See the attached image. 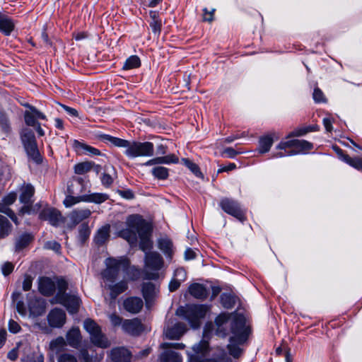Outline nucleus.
Returning a JSON list of instances; mask_svg holds the SVG:
<instances>
[{
  "label": "nucleus",
  "mask_w": 362,
  "mask_h": 362,
  "mask_svg": "<svg viewBox=\"0 0 362 362\" xmlns=\"http://www.w3.org/2000/svg\"><path fill=\"white\" fill-rule=\"evenodd\" d=\"M122 328L124 332L132 336H139L144 329L143 324L137 317L124 320L122 324Z\"/></svg>",
  "instance_id": "2eb2a0df"
},
{
  "label": "nucleus",
  "mask_w": 362,
  "mask_h": 362,
  "mask_svg": "<svg viewBox=\"0 0 362 362\" xmlns=\"http://www.w3.org/2000/svg\"><path fill=\"white\" fill-rule=\"evenodd\" d=\"M174 276L176 279H178L182 282L186 279L187 273L183 268H178L175 270Z\"/></svg>",
  "instance_id": "bf43d9fd"
},
{
  "label": "nucleus",
  "mask_w": 362,
  "mask_h": 362,
  "mask_svg": "<svg viewBox=\"0 0 362 362\" xmlns=\"http://www.w3.org/2000/svg\"><path fill=\"white\" fill-rule=\"evenodd\" d=\"M127 226H148L145 219L139 214L129 215L126 219Z\"/></svg>",
  "instance_id": "e433bc0d"
},
{
  "label": "nucleus",
  "mask_w": 362,
  "mask_h": 362,
  "mask_svg": "<svg viewBox=\"0 0 362 362\" xmlns=\"http://www.w3.org/2000/svg\"><path fill=\"white\" fill-rule=\"evenodd\" d=\"M35 194V188L31 184H27L21 189L20 202L22 204H33L31 198Z\"/></svg>",
  "instance_id": "7c9ffc66"
},
{
  "label": "nucleus",
  "mask_w": 362,
  "mask_h": 362,
  "mask_svg": "<svg viewBox=\"0 0 362 362\" xmlns=\"http://www.w3.org/2000/svg\"><path fill=\"white\" fill-rule=\"evenodd\" d=\"M208 309V306L205 305H187L186 307L179 308L176 314L187 320L193 329H197L200 327L201 320L205 317Z\"/></svg>",
  "instance_id": "20e7f679"
},
{
  "label": "nucleus",
  "mask_w": 362,
  "mask_h": 362,
  "mask_svg": "<svg viewBox=\"0 0 362 362\" xmlns=\"http://www.w3.org/2000/svg\"><path fill=\"white\" fill-rule=\"evenodd\" d=\"M66 313L61 309L55 308L50 310L47 315L49 325L54 328H60L66 322Z\"/></svg>",
  "instance_id": "4468645a"
},
{
  "label": "nucleus",
  "mask_w": 362,
  "mask_h": 362,
  "mask_svg": "<svg viewBox=\"0 0 362 362\" xmlns=\"http://www.w3.org/2000/svg\"><path fill=\"white\" fill-rule=\"evenodd\" d=\"M105 143H110L114 146L125 148L124 154L129 158L150 157L153 155L154 146L150 141H129L123 139L102 134L98 136Z\"/></svg>",
  "instance_id": "f03ea898"
},
{
  "label": "nucleus",
  "mask_w": 362,
  "mask_h": 362,
  "mask_svg": "<svg viewBox=\"0 0 362 362\" xmlns=\"http://www.w3.org/2000/svg\"><path fill=\"white\" fill-rule=\"evenodd\" d=\"M150 18L151 21L149 22L150 27L151 28L152 32L156 35H159L160 34L161 28H162V21L159 17L158 13L156 11H150Z\"/></svg>",
  "instance_id": "c756f323"
},
{
  "label": "nucleus",
  "mask_w": 362,
  "mask_h": 362,
  "mask_svg": "<svg viewBox=\"0 0 362 362\" xmlns=\"http://www.w3.org/2000/svg\"><path fill=\"white\" fill-rule=\"evenodd\" d=\"M15 23L8 16L0 12V32L9 35L14 30Z\"/></svg>",
  "instance_id": "393cba45"
},
{
  "label": "nucleus",
  "mask_w": 362,
  "mask_h": 362,
  "mask_svg": "<svg viewBox=\"0 0 362 362\" xmlns=\"http://www.w3.org/2000/svg\"><path fill=\"white\" fill-rule=\"evenodd\" d=\"M179 158L175 154H169L165 156H160L148 160L146 162L145 165L147 166L157 165V164H170L177 163Z\"/></svg>",
  "instance_id": "cd10ccee"
},
{
  "label": "nucleus",
  "mask_w": 362,
  "mask_h": 362,
  "mask_svg": "<svg viewBox=\"0 0 362 362\" xmlns=\"http://www.w3.org/2000/svg\"><path fill=\"white\" fill-rule=\"evenodd\" d=\"M238 317H245L243 315H230L228 313H221L215 319L216 330L217 336L224 338L228 333L231 332L232 324Z\"/></svg>",
  "instance_id": "1a4fd4ad"
},
{
  "label": "nucleus",
  "mask_w": 362,
  "mask_h": 362,
  "mask_svg": "<svg viewBox=\"0 0 362 362\" xmlns=\"http://www.w3.org/2000/svg\"><path fill=\"white\" fill-rule=\"evenodd\" d=\"M105 264L106 268L102 272V276L104 279L113 283L119 272H123L124 268L128 266V258L124 256L118 258L108 257L105 259Z\"/></svg>",
  "instance_id": "423d86ee"
},
{
  "label": "nucleus",
  "mask_w": 362,
  "mask_h": 362,
  "mask_svg": "<svg viewBox=\"0 0 362 362\" xmlns=\"http://www.w3.org/2000/svg\"><path fill=\"white\" fill-rule=\"evenodd\" d=\"M90 233V228H81L78 233V240L82 245L88 239Z\"/></svg>",
  "instance_id": "864d4df0"
},
{
  "label": "nucleus",
  "mask_w": 362,
  "mask_h": 362,
  "mask_svg": "<svg viewBox=\"0 0 362 362\" xmlns=\"http://www.w3.org/2000/svg\"><path fill=\"white\" fill-rule=\"evenodd\" d=\"M142 294L146 303L151 301L156 295V286L151 282L144 283Z\"/></svg>",
  "instance_id": "72a5a7b5"
},
{
  "label": "nucleus",
  "mask_w": 362,
  "mask_h": 362,
  "mask_svg": "<svg viewBox=\"0 0 362 362\" xmlns=\"http://www.w3.org/2000/svg\"><path fill=\"white\" fill-rule=\"evenodd\" d=\"M158 247L168 257L171 258L173 255V243L168 238H161L158 240Z\"/></svg>",
  "instance_id": "c9c22d12"
},
{
  "label": "nucleus",
  "mask_w": 362,
  "mask_h": 362,
  "mask_svg": "<svg viewBox=\"0 0 362 362\" xmlns=\"http://www.w3.org/2000/svg\"><path fill=\"white\" fill-rule=\"evenodd\" d=\"M109 319L113 326H119L122 325L124 321L122 318L116 313L110 315Z\"/></svg>",
  "instance_id": "680f3d73"
},
{
  "label": "nucleus",
  "mask_w": 362,
  "mask_h": 362,
  "mask_svg": "<svg viewBox=\"0 0 362 362\" xmlns=\"http://www.w3.org/2000/svg\"><path fill=\"white\" fill-rule=\"evenodd\" d=\"M313 148V144L306 140L294 139L293 149L288 153L276 152L273 153L272 158H282L300 153H306Z\"/></svg>",
  "instance_id": "f8f14e48"
},
{
  "label": "nucleus",
  "mask_w": 362,
  "mask_h": 362,
  "mask_svg": "<svg viewBox=\"0 0 362 362\" xmlns=\"http://www.w3.org/2000/svg\"><path fill=\"white\" fill-rule=\"evenodd\" d=\"M118 194L123 198L127 199H132L134 197L133 192L130 189L118 190Z\"/></svg>",
  "instance_id": "338daca9"
},
{
  "label": "nucleus",
  "mask_w": 362,
  "mask_h": 362,
  "mask_svg": "<svg viewBox=\"0 0 362 362\" xmlns=\"http://www.w3.org/2000/svg\"><path fill=\"white\" fill-rule=\"evenodd\" d=\"M17 199V194L16 192H11L6 196H5L2 201L5 204H6L7 207L10 205L13 204Z\"/></svg>",
  "instance_id": "6e6d98bb"
},
{
  "label": "nucleus",
  "mask_w": 362,
  "mask_h": 362,
  "mask_svg": "<svg viewBox=\"0 0 362 362\" xmlns=\"http://www.w3.org/2000/svg\"><path fill=\"white\" fill-rule=\"evenodd\" d=\"M75 194H69L64 200V204L66 207H71L73 205L83 201V196H74Z\"/></svg>",
  "instance_id": "3c124183"
},
{
  "label": "nucleus",
  "mask_w": 362,
  "mask_h": 362,
  "mask_svg": "<svg viewBox=\"0 0 362 362\" xmlns=\"http://www.w3.org/2000/svg\"><path fill=\"white\" fill-rule=\"evenodd\" d=\"M33 279L30 276H26L23 282V289L25 291H30L32 287Z\"/></svg>",
  "instance_id": "774afa93"
},
{
  "label": "nucleus",
  "mask_w": 362,
  "mask_h": 362,
  "mask_svg": "<svg viewBox=\"0 0 362 362\" xmlns=\"http://www.w3.org/2000/svg\"><path fill=\"white\" fill-rule=\"evenodd\" d=\"M245 324V317H236L232 324L231 333L233 336L230 337L227 348L229 354L235 358H239L242 354V349L239 345L243 344L249 335V329Z\"/></svg>",
  "instance_id": "7ed1b4c3"
},
{
  "label": "nucleus",
  "mask_w": 362,
  "mask_h": 362,
  "mask_svg": "<svg viewBox=\"0 0 362 362\" xmlns=\"http://www.w3.org/2000/svg\"><path fill=\"white\" fill-rule=\"evenodd\" d=\"M274 134H270L259 138L257 148L259 153L264 154L269 151L274 143Z\"/></svg>",
  "instance_id": "c85d7f7f"
},
{
  "label": "nucleus",
  "mask_w": 362,
  "mask_h": 362,
  "mask_svg": "<svg viewBox=\"0 0 362 362\" xmlns=\"http://www.w3.org/2000/svg\"><path fill=\"white\" fill-rule=\"evenodd\" d=\"M143 305V300L139 297H129L123 302L124 310L132 314L139 313L141 310Z\"/></svg>",
  "instance_id": "f3484780"
},
{
  "label": "nucleus",
  "mask_w": 362,
  "mask_h": 362,
  "mask_svg": "<svg viewBox=\"0 0 362 362\" xmlns=\"http://www.w3.org/2000/svg\"><path fill=\"white\" fill-rule=\"evenodd\" d=\"M153 228H125L119 233V236L126 240L131 246L136 245L139 240V248L145 252V279H156L157 272L163 264V258L156 252H147L151 250L153 243L151 240Z\"/></svg>",
  "instance_id": "f257e3e1"
},
{
  "label": "nucleus",
  "mask_w": 362,
  "mask_h": 362,
  "mask_svg": "<svg viewBox=\"0 0 362 362\" xmlns=\"http://www.w3.org/2000/svg\"><path fill=\"white\" fill-rule=\"evenodd\" d=\"M8 329L12 333H18L21 330L20 325L13 320H11L8 322Z\"/></svg>",
  "instance_id": "69168bd1"
},
{
  "label": "nucleus",
  "mask_w": 362,
  "mask_h": 362,
  "mask_svg": "<svg viewBox=\"0 0 362 362\" xmlns=\"http://www.w3.org/2000/svg\"><path fill=\"white\" fill-rule=\"evenodd\" d=\"M38 290L43 296H51L56 290L55 283L49 277H40L38 279Z\"/></svg>",
  "instance_id": "dca6fc26"
},
{
  "label": "nucleus",
  "mask_w": 362,
  "mask_h": 362,
  "mask_svg": "<svg viewBox=\"0 0 362 362\" xmlns=\"http://www.w3.org/2000/svg\"><path fill=\"white\" fill-rule=\"evenodd\" d=\"M127 288V282L124 280L120 281L118 283L110 286L111 296L114 298H116L119 294L125 291Z\"/></svg>",
  "instance_id": "a19ab883"
},
{
  "label": "nucleus",
  "mask_w": 362,
  "mask_h": 362,
  "mask_svg": "<svg viewBox=\"0 0 362 362\" xmlns=\"http://www.w3.org/2000/svg\"><path fill=\"white\" fill-rule=\"evenodd\" d=\"M21 140L29 159L37 164L42 162V158L37 148V144L33 131L24 128L20 133Z\"/></svg>",
  "instance_id": "39448f33"
},
{
  "label": "nucleus",
  "mask_w": 362,
  "mask_h": 362,
  "mask_svg": "<svg viewBox=\"0 0 362 362\" xmlns=\"http://www.w3.org/2000/svg\"><path fill=\"white\" fill-rule=\"evenodd\" d=\"M313 99L316 103H322L325 101V98L322 91L319 88H315L313 91Z\"/></svg>",
  "instance_id": "4d7b16f0"
},
{
  "label": "nucleus",
  "mask_w": 362,
  "mask_h": 362,
  "mask_svg": "<svg viewBox=\"0 0 362 362\" xmlns=\"http://www.w3.org/2000/svg\"><path fill=\"white\" fill-rule=\"evenodd\" d=\"M186 330V325L184 323L178 322L166 329L165 336L170 339H179Z\"/></svg>",
  "instance_id": "412c9836"
},
{
  "label": "nucleus",
  "mask_w": 362,
  "mask_h": 362,
  "mask_svg": "<svg viewBox=\"0 0 362 362\" xmlns=\"http://www.w3.org/2000/svg\"><path fill=\"white\" fill-rule=\"evenodd\" d=\"M45 248L52 250L57 253H60L61 245L56 241H47L45 244Z\"/></svg>",
  "instance_id": "5fc2aeb1"
},
{
  "label": "nucleus",
  "mask_w": 362,
  "mask_h": 362,
  "mask_svg": "<svg viewBox=\"0 0 362 362\" xmlns=\"http://www.w3.org/2000/svg\"><path fill=\"white\" fill-rule=\"evenodd\" d=\"M219 206L226 213L234 216L241 222L245 219V211L235 200L227 197L223 198L220 201Z\"/></svg>",
  "instance_id": "9b49d317"
},
{
  "label": "nucleus",
  "mask_w": 362,
  "mask_h": 362,
  "mask_svg": "<svg viewBox=\"0 0 362 362\" xmlns=\"http://www.w3.org/2000/svg\"><path fill=\"white\" fill-rule=\"evenodd\" d=\"M151 173L158 180H166L169 175L168 169L163 166L153 168L151 170Z\"/></svg>",
  "instance_id": "de8ad7c7"
},
{
  "label": "nucleus",
  "mask_w": 362,
  "mask_h": 362,
  "mask_svg": "<svg viewBox=\"0 0 362 362\" xmlns=\"http://www.w3.org/2000/svg\"><path fill=\"white\" fill-rule=\"evenodd\" d=\"M110 358L114 362H129L131 358V354L125 348L117 347L112 349Z\"/></svg>",
  "instance_id": "4be33fe9"
},
{
  "label": "nucleus",
  "mask_w": 362,
  "mask_h": 362,
  "mask_svg": "<svg viewBox=\"0 0 362 362\" xmlns=\"http://www.w3.org/2000/svg\"><path fill=\"white\" fill-rule=\"evenodd\" d=\"M294 139L288 141H281L277 146L276 149L280 150V152L288 153L290 150L293 149Z\"/></svg>",
  "instance_id": "8fccbe9b"
},
{
  "label": "nucleus",
  "mask_w": 362,
  "mask_h": 362,
  "mask_svg": "<svg viewBox=\"0 0 362 362\" xmlns=\"http://www.w3.org/2000/svg\"><path fill=\"white\" fill-rule=\"evenodd\" d=\"M74 148L78 153L81 154L89 156H100L101 154L99 149L77 140H74Z\"/></svg>",
  "instance_id": "5701e85b"
},
{
  "label": "nucleus",
  "mask_w": 362,
  "mask_h": 362,
  "mask_svg": "<svg viewBox=\"0 0 362 362\" xmlns=\"http://www.w3.org/2000/svg\"><path fill=\"white\" fill-rule=\"evenodd\" d=\"M33 240V235L30 233H24L19 236L16 241V250H21L25 248Z\"/></svg>",
  "instance_id": "ea45409f"
},
{
  "label": "nucleus",
  "mask_w": 362,
  "mask_h": 362,
  "mask_svg": "<svg viewBox=\"0 0 362 362\" xmlns=\"http://www.w3.org/2000/svg\"><path fill=\"white\" fill-rule=\"evenodd\" d=\"M141 66V61L138 56L132 55L129 57L122 66L124 70H129L135 68H138Z\"/></svg>",
  "instance_id": "c03bdc74"
},
{
  "label": "nucleus",
  "mask_w": 362,
  "mask_h": 362,
  "mask_svg": "<svg viewBox=\"0 0 362 362\" xmlns=\"http://www.w3.org/2000/svg\"><path fill=\"white\" fill-rule=\"evenodd\" d=\"M62 301L63 303H59L65 306L70 313H76L78 312L81 300L77 296L69 294Z\"/></svg>",
  "instance_id": "b1692460"
},
{
  "label": "nucleus",
  "mask_w": 362,
  "mask_h": 362,
  "mask_svg": "<svg viewBox=\"0 0 362 362\" xmlns=\"http://www.w3.org/2000/svg\"><path fill=\"white\" fill-rule=\"evenodd\" d=\"M83 327L90 334V341L95 346L103 349L110 346L109 340L102 332L100 327L94 320L89 318L86 319L83 322Z\"/></svg>",
  "instance_id": "0eeeda50"
},
{
  "label": "nucleus",
  "mask_w": 362,
  "mask_h": 362,
  "mask_svg": "<svg viewBox=\"0 0 362 362\" xmlns=\"http://www.w3.org/2000/svg\"><path fill=\"white\" fill-rule=\"evenodd\" d=\"M58 362H77V359L74 356L66 353L59 356Z\"/></svg>",
  "instance_id": "052dcab7"
},
{
  "label": "nucleus",
  "mask_w": 362,
  "mask_h": 362,
  "mask_svg": "<svg viewBox=\"0 0 362 362\" xmlns=\"http://www.w3.org/2000/svg\"><path fill=\"white\" fill-rule=\"evenodd\" d=\"M194 354V357H196L197 362H216L214 359L203 358L202 356L207 352L209 349V343L205 340L201 341L199 343L194 344L192 347Z\"/></svg>",
  "instance_id": "a211bd4d"
},
{
  "label": "nucleus",
  "mask_w": 362,
  "mask_h": 362,
  "mask_svg": "<svg viewBox=\"0 0 362 362\" xmlns=\"http://www.w3.org/2000/svg\"><path fill=\"white\" fill-rule=\"evenodd\" d=\"M55 285L56 289L57 290L55 296L56 303H63V299L69 295L66 293L68 288L67 283L63 279H59L57 281V284Z\"/></svg>",
  "instance_id": "2f4dec72"
},
{
  "label": "nucleus",
  "mask_w": 362,
  "mask_h": 362,
  "mask_svg": "<svg viewBox=\"0 0 362 362\" xmlns=\"http://www.w3.org/2000/svg\"><path fill=\"white\" fill-rule=\"evenodd\" d=\"M91 212L88 209L74 210L71 214V219L75 224H78L86 218H88Z\"/></svg>",
  "instance_id": "f704fd0d"
},
{
  "label": "nucleus",
  "mask_w": 362,
  "mask_h": 362,
  "mask_svg": "<svg viewBox=\"0 0 362 362\" xmlns=\"http://www.w3.org/2000/svg\"><path fill=\"white\" fill-rule=\"evenodd\" d=\"M94 166L93 161H84L76 164L74 167V173L77 175H84L90 171Z\"/></svg>",
  "instance_id": "4c0bfd02"
},
{
  "label": "nucleus",
  "mask_w": 362,
  "mask_h": 362,
  "mask_svg": "<svg viewBox=\"0 0 362 362\" xmlns=\"http://www.w3.org/2000/svg\"><path fill=\"white\" fill-rule=\"evenodd\" d=\"M0 212L4 213L7 215L16 225L19 224L18 218L15 213L9 207H7L6 204H5L3 201L2 202H0Z\"/></svg>",
  "instance_id": "09e8293b"
},
{
  "label": "nucleus",
  "mask_w": 362,
  "mask_h": 362,
  "mask_svg": "<svg viewBox=\"0 0 362 362\" xmlns=\"http://www.w3.org/2000/svg\"><path fill=\"white\" fill-rule=\"evenodd\" d=\"M39 218L47 221L53 226L63 223L65 220L58 209L50 206L42 209L39 214Z\"/></svg>",
  "instance_id": "ddd939ff"
},
{
  "label": "nucleus",
  "mask_w": 362,
  "mask_h": 362,
  "mask_svg": "<svg viewBox=\"0 0 362 362\" xmlns=\"http://www.w3.org/2000/svg\"><path fill=\"white\" fill-rule=\"evenodd\" d=\"M68 344L74 348H78L81 344V335L78 327L71 328L66 334Z\"/></svg>",
  "instance_id": "bb28decb"
},
{
  "label": "nucleus",
  "mask_w": 362,
  "mask_h": 362,
  "mask_svg": "<svg viewBox=\"0 0 362 362\" xmlns=\"http://www.w3.org/2000/svg\"><path fill=\"white\" fill-rule=\"evenodd\" d=\"M24 106L28 108L24 112L25 123L27 126L34 127L40 136H44L45 132L42 129L40 124L37 122V119L47 120L46 115L39 111L35 106L30 104L26 103Z\"/></svg>",
  "instance_id": "6e6552de"
},
{
  "label": "nucleus",
  "mask_w": 362,
  "mask_h": 362,
  "mask_svg": "<svg viewBox=\"0 0 362 362\" xmlns=\"http://www.w3.org/2000/svg\"><path fill=\"white\" fill-rule=\"evenodd\" d=\"M123 272L125 273L127 279L130 281H136L139 279L141 276V271L135 266H131L130 262L128 259V266L124 268Z\"/></svg>",
  "instance_id": "58836bf2"
},
{
  "label": "nucleus",
  "mask_w": 362,
  "mask_h": 362,
  "mask_svg": "<svg viewBox=\"0 0 362 362\" xmlns=\"http://www.w3.org/2000/svg\"><path fill=\"white\" fill-rule=\"evenodd\" d=\"M221 303L225 308L230 309L235 305V299L230 293H223L221 295Z\"/></svg>",
  "instance_id": "a18cd8bd"
},
{
  "label": "nucleus",
  "mask_w": 362,
  "mask_h": 362,
  "mask_svg": "<svg viewBox=\"0 0 362 362\" xmlns=\"http://www.w3.org/2000/svg\"><path fill=\"white\" fill-rule=\"evenodd\" d=\"M101 184L103 187L109 188L114 182V178L108 173H103L100 176Z\"/></svg>",
  "instance_id": "603ef678"
},
{
  "label": "nucleus",
  "mask_w": 362,
  "mask_h": 362,
  "mask_svg": "<svg viewBox=\"0 0 362 362\" xmlns=\"http://www.w3.org/2000/svg\"><path fill=\"white\" fill-rule=\"evenodd\" d=\"M109 199V195L105 193H92L90 194L83 195V201L101 204Z\"/></svg>",
  "instance_id": "473e14b6"
},
{
  "label": "nucleus",
  "mask_w": 362,
  "mask_h": 362,
  "mask_svg": "<svg viewBox=\"0 0 362 362\" xmlns=\"http://www.w3.org/2000/svg\"><path fill=\"white\" fill-rule=\"evenodd\" d=\"M238 153H239V152L236 151L233 148L227 147L223 151L222 156L226 158H233Z\"/></svg>",
  "instance_id": "13d9d810"
},
{
  "label": "nucleus",
  "mask_w": 362,
  "mask_h": 362,
  "mask_svg": "<svg viewBox=\"0 0 362 362\" xmlns=\"http://www.w3.org/2000/svg\"><path fill=\"white\" fill-rule=\"evenodd\" d=\"M110 236V228H100L95 236V241L98 245L105 243Z\"/></svg>",
  "instance_id": "79ce46f5"
},
{
  "label": "nucleus",
  "mask_w": 362,
  "mask_h": 362,
  "mask_svg": "<svg viewBox=\"0 0 362 362\" xmlns=\"http://www.w3.org/2000/svg\"><path fill=\"white\" fill-rule=\"evenodd\" d=\"M189 293L195 298L204 300L207 298L209 292L206 288L201 284L194 283L189 287Z\"/></svg>",
  "instance_id": "a878e982"
},
{
  "label": "nucleus",
  "mask_w": 362,
  "mask_h": 362,
  "mask_svg": "<svg viewBox=\"0 0 362 362\" xmlns=\"http://www.w3.org/2000/svg\"><path fill=\"white\" fill-rule=\"evenodd\" d=\"M319 130V127L317 125H310L308 127H301L299 129H296L293 132H291L287 138H289L291 136H300L306 134L308 132H316Z\"/></svg>",
  "instance_id": "37998d69"
},
{
  "label": "nucleus",
  "mask_w": 362,
  "mask_h": 362,
  "mask_svg": "<svg viewBox=\"0 0 362 362\" xmlns=\"http://www.w3.org/2000/svg\"><path fill=\"white\" fill-rule=\"evenodd\" d=\"M336 152L339 157L345 163L349 164L350 166L355 169L362 171V158L360 157H350L348 154H346L343 150L339 147H334Z\"/></svg>",
  "instance_id": "6ab92c4d"
},
{
  "label": "nucleus",
  "mask_w": 362,
  "mask_h": 362,
  "mask_svg": "<svg viewBox=\"0 0 362 362\" xmlns=\"http://www.w3.org/2000/svg\"><path fill=\"white\" fill-rule=\"evenodd\" d=\"M185 344L182 343L165 342L160 344V347L165 351L160 356V362H182L181 356L172 349H183Z\"/></svg>",
  "instance_id": "9d476101"
},
{
  "label": "nucleus",
  "mask_w": 362,
  "mask_h": 362,
  "mask_svg": "<svg viewBox=\"0 0 362 362\" xmlns=\"http://www.w3.org/2000/svg\"><path fill=\"white\" fill-rule=\"evenodd\" d=\"M28 359L29 362H44V356L40 352L33 353L28 356Z\"/></svg>",
  "instance_id": "e2e57ef3"
},
{
  "label": "nucleus",
  "mask_w": 362,
  "mask_h": 362,
  "mask_svg": "<svg viewBox=\"0 0 362 362\" xmlns=\"http://www.w3.org/2000/svg\"><path fill=\"white\" fill-rule=\"evenodd\" d=\"M182 163L197 177H203V174L200 171L199 167L196 163L188 158H182Z\"/></svg>",
  "instance_id": "49530a36"
},
{
  "label": "nucleus",
  "mask_w": 362,
  "mask_h": 362,
  "mask_svg": "<svg viewBox=\"0 0 362 362\" xmlns=\"http://www.w3.org/2000/svg\"><path fill=\"white\" fill-rule=\"evenodd\" d=\"M85 190L84 180L79 177H73L69 182L67 192L71 194L78 195Z\"/></svg>",
  "instance_id": "aec40b11"
},
{
  "label": "nucleus",
  "mask_w": 362,
  "mask_h": 362,
  "mask_svg": "<svg viewBox=\"0 0 362 362\" xmlns=\"http://www.w3.org/2000/svg\"><path fill=\"white\" fill-rule=\"evenodd\" d=\"M64 345V339L62 337H58L50 343V348L53 350L61 348Z\"/></svg>",
  "instance_id": "0e129e2a"
}]
</instances>
